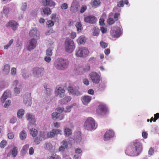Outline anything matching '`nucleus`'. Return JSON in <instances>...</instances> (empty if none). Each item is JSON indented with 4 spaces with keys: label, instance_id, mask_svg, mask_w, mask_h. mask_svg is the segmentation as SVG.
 <instances>
[{
    "label": "nucleus",
    "instance_id": "obj_1",
    "mask_svg": "<svg viewBox=\"0 0 159 159\" xmlns=\"http://www.w3.org/2000/svg\"><path fill=\"white\" fill-rule=\"evenodd\" d=\"M142 150L141 144L139 142L135 141L133 143V144L131 146L127 148L125 153L131 156H136L139 154Z\"/></svg>",
    "mask_w": 159,
    "mask_h": 159
},
{
    "label": "nucleus",
    "instance_id": "obj_2",
    "mask_svg": "<svg viewBox=\"0 0 159 159\" xmlns=\"http://www.w3.org/2000/svg\"><path fill=\"white\" fill-rule=\"evenodd\" d=\"M84 129L89 131H92L96 129L97 125H96L94 120L92 117H88L84 124Z\"/></svg>",
    "mask_w": 159,
    "mask_h": 159
},
{
    "label": "nucleus",
    "instance_id": "obj_3",
    "mask_svg": "<svg viewBox=\"0 0 159 159\" xmlns=\"http://www.w3.org/2000/svg\"><path fill=\"white\" fill-rule=\"evenodd\" d=\"M68 64V61L66 59L59 58L55 61L54 65L56 69L63 70L67 68Z\"/></svg>",
    "mask_w": 159,
    "mask_h": 159
},
{
    "label": "nucleus",
    "instance_id": "obj_4",
    "mask_svg": "<svg viewBox=\"0 0 159 159\" xmlns=\"http://www.w3.org/2000/svg\"><path fill=\"white\" fill-rule=\"evenodd\" d=\"M75 47L73 41L70 39H66L65 42V48L66 51L68 53L73 52Z\"/></svg>",
    "mask_w": 159,
    "mask_h": 159
},
{
    "label": "nucleus",
    "instance_id": "obj_5",
    "mask_svg": "<svg viewBox=\"0 0 159 159\" xmlns=\"http://www.w3.org/2000/svg\"><path fill=\"white\" fill-rule=\"evenodd\" d=\"M89 54V51L88 50L84 48H80L78 50H76L75 55L76 57H87Z\"/></svg>",
    "mask_w": 159,
    "mask_h": 159
},
{
    "label": "nucleus",
    "instance_id": "obj_6",
    "mask_svg": "<svg viewBox=\"0 0 159 159\" xmlns=\"http://www.w3.org/2000/svg\"><path fill=\"white\" fill-rule=\"evenodd\" d=\"M108 111L106 106L104 104L99 105L96 110V114L98 115H102L108 112Z\"/></svg>",
    "mask_w": 159,
    "mask_h": 159
},
{
    "label": "nucleus",
    "instance_id": "obj_7",
    "mask_svg": "<svg viewBox=\"0 0 159 159\" xmlns=\"http://www.w3.org/2000/svg\"><path fill=\"white\" fill-rule=\"evenodd\" d=\"M32 71L33 76L38 78L43 75L44 71L43 68L36 67L33 69Z\"/></svg>",
    "mask_w": 159,
    "mask_h": 159
},
{
    "label": "nucleus",
    "instance_id": "obj_8",
    "mask_svg": "<svg viewBox=\"0 0 159 159\" xmlns=\"http://www.w3.org/2000/svg\"><path fill=\"white\" fill-rule=\"evenodd\" d=\"M46 137V133L44 132H41L38 136L34 139V142L37 145L39 144L41 141L44 140Z\"/></svg>",
    "mask_w": 159,
    "mask_h": 159
},
{
    "label": "nucleus",
    "instance_id": "obj_9",
    "mask_svg": "<svg viewBox=\"0 0 159 159\" xmlns=\"http://www.w3.org/2000/svg\"><path fill=\"white\" fill-rule=\"evenodd\" d=\"M90 77L92 82L95 84L99 83L101 80L100 75L96 72H92L90 74Z\"/></svg>",
    "mask_w": 159,
    "mask_h": 159
},
{
    "label": "nucleus",
    "instance_id": "obj_10",
    "mask_svg": "<svg viewBox=\"0 0 159 159\" xmlns=\"http://www.w3.org/2000/svg\"><path fill=\"white\" fill-rule=\"evenodd\" d=\"M110 33L112 38H118L121 35V30L119 28L114 27L111 29Z\"/></svg>",
    "mask_w": 159,
    "mask_h": 159
},
{
    "label": "nucleus",
    "instance_id": "obj_11",
    "mask_svg": "<svg viewBox=\"0 0 159 159\" xmlns=\"http://www.w3.org/2000/svg\"><path fill=\"white\" fill-rule=\"evenodd\" d=\"M55 95L60 98L64 97L65 95V90L61 87H59L55 91Z\"/></svg>",
    "mask_w": 159,
    "mask_h": 159
},
{
    "label": "nucleus",
    "instance_id": "obj_12",
    "mask_svg": "<svg viewBox=\"0 0 159 159\" xmlns=\"http://www.w3.org/2000/svg\"><path fill=\"white\" fill-rule=\"evenodd\" d=\"M96 18L94 16H90L84 18V21L86 23L93 24L96 21Z\"/></svg>",
    "mask_w": 159,
    "mask_h": 159
},
{
    "label": "nucleus",
    "instance_id": "obj_13",
    "mask_svg": "<svg viewBox=\"0 0 159 159\" xmlns=\"http://www.w3.org/2000/svg\"><path fill=\"white\" fill-rule=\"evenodd\" d=\"M79 3L76 1H74L70 7V10L73 12L77 11L80 7Z\"/></svg>",
    "mask_w": 159,
    "mask_h": 159
},
{
    "label": "nucleus",
    "instance_id": "obj_14",
    "mask_svg": "<svg viewBox=\"0 0 159 159\" xmlns=\"http://www.w3.org/2000/svg\"><path fill=\"white\" fill-rule=\"evenodd\" d=\"M37 41L36 39H32L30 41L29 43L27 48L28 50L30 51L34 48L36 46Z\"/></svg>",
    "mask_w": 159,
    "mask_h": 159
},
{
    "label": "nucleus",
    "instance_id": "obj_15",
    "mask_svg": "<svg viewBox=\"0 0 159 159\" xmlns=\"http://www.w3.org/2000/svg\"><path fill=\"white\" fill-rule=\"evenodd\" d=\"M18 25V23L16 21L14 20H10L6 25V26L11 27L13 30L15 31L17 29V27Z\"/></svg>",
    "mask_w": 159,
    "mask_h": 159
},
{
    "label": "nucleus",
    "instance_id": "obj_16",
    "mask_svg": "<svg viewBox=\"0 0 159 159\" xmlns=\"http://www.w3.org/2000/svg\"><path fill=\"white\" fill-rule=\"evenodd\" d=\"M61 132L62 131L61 130L55 129H53L51 132L48 133L47 134L48 137L52 138L55 136L56 134H61Z\"/></svg>",
    "mask_w": 159,
    "mask_h": 159
},
{
    "label": "nucleus",
    "instance_id": "obj_17",
    "mask_svg": "<svg viewBox=\"0 0 159 159\" xmlns=\"http://www.w3.org/2000/svg\"><path fill=\"white\" fill-rule=\"evenodd\" d=\"M114 134V132L111 130H109L106 131L104 135V139L105 140H108L110 139L113 137Z\"/></svg>",
    "mask_w": 159,
    "mask_h": 159
},
{
    "label": "nucleus",
    "instance_id": "obj_18",
    "mask_svg": "<svg viewBox=\"0 0 159 159\" xmlns=\"http://www.w3.org/2000/svg\"><path fill=\"white\" fill-rule=\"evenodd\" d=\"M67 89L69 93L73 95L79 96L81 94V93L78 90H75L71 86L68 87Z\"/></svg>",
    "mask_w": 159,
    "mask_h": 159
},
{
    "label": "nucleus",
    "instance_id": "obj_19",
    "mask_svg": "<svg viewBox=\"0 0 159 159\" xmlns=\"http://www.w3.org/2000/svg\"><path fill=\"white\" fill-rule=\"evenodd\" d=\"M27 120L29 121L30 125H34L36 122L35 118L34 116L30 113H28L26 116Z\"/></svg>",
    "mask_w": 159,
    "mask_h": 159
},
{
    "label": "nucleus",
    "instance_id": "obj_20",
    "mask_svg": "<svg viewBox=\"0 0 159 159\" xmlns=\"http://www.w3.org/2000/svg\"><path fill=\"white\" fill-rule=\"evenodd\" d=\"M52 117L53 120L58 119L59 120H60L63 119L64 116L57 112H53L52 114Z\"/></svg>",
    "mask_w": 159,
    "mask_h": 159
},
{
    "label": "nucleus",
    "instance_id": "obj_21",
    "mask_svg": "<svg viewBox=\"0 0 159 159\" xmlns=\"http://www.w3.org/2000/svg\"><path fill=\"white\" fill-rule=\"evenodd\" d=\"M42 2L45 6L52 7H54L55 5V2L52 0H43Z\"/></svg>",
    "mask_w": 159,
    "mask_h": 159
},
{
    "label": "nucleus",
    "instance_id": "obj_22",
    "mask_svg": "<svg viewBox=\"0 0 159 159\" xmlns=\"http://www.w3.org/2000/svg\"><path fill=\"white\" fill-rule=\"evenodd\" d=\"M27 95H28L27 98L26 97V96L24 98V102L27 106H28L31 105L32 102H31V99L30 98V94L28 93Z\"/></svg>",
    "mask_w": 159,
    "mask_h": 159
},
{
    "label": "nucleus",
    "instance_id": "obj_23",
    "mask_svg": "<svg viewBox=\"0 0 159 159\" xmlns=\"http://www.w3.org/2000/svg\"><path fill=\"white\" fill-rule=\"evenodd\" d=\"M92 100V97L89 96L85 95L83 97L82 101L84 105L88 104Z\"/></svg>",
    "mask_w": 159,
    "mask_h": 159
},
{
    "label": "nucleus",
    "instance_id": "obj_24",
    "mask_svg": "<svg viewBox=\"0 0 159 159\" xmlns=\"http://www.w3.org/2000/svg\"><path fill=\"white\" fill-rule=\"evenodd\" d=\"M61 145L59 148V150L60 151H63L67 147V144L66 140H64L61 143Z\"/></svg>",
    "mask_w": 159,
    "mask_h": 159
},
{
    "label": "nucleus",
    "instance_id": "obj_25",
    "mask_svg": "<svg viewBox=\"0 0 159 159\" xmlns=\"http://www.w3.org/2000/svg\"><path fill=\"white\" fill-rule=\"evenodd\" d=\"M9 93V91H7V90L4 93L3 95L1 97V100L2 103H3L5 102L6 100L8 97Z\"/></svg>",
    "mask_w": 159,
    "mask_h": 159
},
{
    "label": "nucleus",
    "instance_id": "obj_26",
    "mask_svg": "<svg viewBox=\"0 0 159 159\" xmlns=\"http://www.w3.org/2000/svg\"><path fill=\"white\" fill-rule=\"evenodd\" d=\"M27 134L25 130L21 131L20 134V137L21 139L24 140L26 137Z\"/></svg>",
    "mask_w": 159,
    "mask_h": 159
},
{
    "label": "nucleus",
    "instance_id": "obj_27",
    "mask_svg": "<svg viewBox=\"0 0 159 159\" xmlns=\"http://www.w3.org/2000/svg\"><path fill=\"white\" fill-rule=\"evenodd\" d=\"M47 159H61V158L56 154H53L48 157Z\"/></svg>",
    "mask_w": 159,
    "mask_h": 159
},
{
    "label": "nucleus",
    "instance_id": "obj_28",
    "mask_svg": "<svg viewBox=\"0 0 159 159\" xmlns=\"http://www.w3.org/2000/svg\"><path fill=\"white\" fill-rule=\"evenodd\" d=\"M37 30H30L29 34L31 37L37 38L38 36L36 35Z\"/></svg>",
    "mask_w": 159,
    "mask_h": 159
},
{
    "label": "nucleus",
    "instance_id": "obj_29",
    "mask_svg": "<svg viewBox=\"0 0 159 159\" xmlns=\"http://www.w3.org/2000/svg\"><path fill=\"white\" fill-rule=\"evenodd\" d=\"M11 152L12 156L14 157H15L17 155L18 152L17 149L16 148L14 147L11 151Z\"/></svg>",
    "mask_w": 159,
    "mask_h": 159
},
{
    "label": "nucleus",
    "instance_id": "obj_30",
    "mask_svg": "<svg viewBox=\"0 0 159 159\" xmlns=\"http://www.w3.org/2000/svg\"><path fill=\"white\" fill-rule=\"evenodd\" d=\"M64 133L66 136H69L71 135V130L69 128H66L64 129Z\"/></svg>",
    "mask_w": 159,
    "mask_h": 159
},
{
    "label": "nucleus",
    "instance_id": "obj_31",
    "mask_svg": "<svg viewBox=\"0 0 159 159\" xmlns=\"http://www.w3.org/2000/svg\"><path fill=\"white\" fill-rule=\"evenodd\" d=\"M38 133L37 130L35 129H32L30 130V134L33 137H35Z\"/></svg>",
    "mask_w": 159,
    "mask_h": 159
},
{
    "label": "nucleus",
    "instance_id": "obj_32",
    "mask_svg": "<svg viewBox=\"0 0 159 159\" xmlns=\"http://www.w3.org/2000/svg\"><path fill=\"white\" fill-rule=\"evenodd\" d=\"M43 12L44 14L47 15H50L51 13L50 9L48 7L45 8L43 10Z\"/></svg>",
    "mask_w": 159,
    "mask_h": 159
},
{
    "label": "nucleus",
    "instance_id": "obj_33",
    "mask_svg": "<svg viewBox=\"0 0 159 159\" xmlns=\"http://www.w3.org/2000/svg\"><path fill=\"white\" fill-rule=\"evenodd\" d=\"M24 114V110L23 109H20L17 112V115L18 117L19 118H21L22 117Z\"/></svg>",
    "mask_w": 159,
    "mask_h": 159
},
{
    "label": "nucleus",
    "instance_id": "obj_34",
    "mask_svg": "<svg viewBox=\"0 0 159 159\" xmlns=\"http://www.w3.org/2000/svg\"><path fill=\"white\" fill-rule=\"evenodd\" d=\"M46 148L48 150H51L52 148V145L50 142L46 143Z\"/></svg>",
    "mask_w": 159,
    "mask_h": 159
},
{
    "label": "nucleus",
    "instance_id": "obj_35",
    "mask_svg": "<svg viewBox=\"0 0 159 159\" xmlns=\"http://www.w3.org/2000/svg\"><path fill=\"white\" fill-rule=\"evenodd\" d=\"M44 87L46 89V94L47 95H50L51 94L52 90L49 88H47V85H44Z\"/></svg>",
    "mask_w": 159,
    "mask_h": 159
},
{
    "label": "nucleus",
    "instance_id": "obj_36",
    "mask_svg": "<svg viewBox=\"0 0 159 159\" xmlns=\"http://www.w3.org/2000/svg\"><path fill=\"white\" fill-rule=\"evenodd\" d=\"M7 142L5 140H3L0 143V146L1 148H3L6 146Z\"/></svg>",
    "mask_w": 159,
    "mask_h": 159
},
{
    "label": "nucleus",
    "instance_id": "obj_37",
    "mask_svg": "<svg viewBox=\"0 0 159 159\" xmlns=\"http://www.w3.org/2000/svg\"><path fill=\"white\" fill-rule=\"evenodd\" d=\"M10 67L9 65L6 64L5 65L4 69L3 70L4 71L8 73L10 70Z\"/></svg>",
    "mask_w": 159,
    "mask_h": 159
},
{
    "label": "nucleus",
    "instance_id": "obj_38",
    "mask_svg": "<svg viewBox=\"0 0 159 159\" xmlns=\"http://www.w3.org/2000/svg\"><path fill=\"white\" fill-rule=\"evenodd\" d=\"M29 147V144H26L24 145L21 151L24 152H26L28 150Z\"/></svg>",
    "mask_w": 159,
    "mask_h": 159
},
{
    "label": "nucleus",
    "instance_id": "obj_39",
    "mask_svg": "<svg viewBox=\"0 0 159 159\" xmlns=\"http://www.w3.org/2000/svg\"><path fill=\"white\" fill-rule=\"evenodd\" d=\"M46 54L47 56L50 57L52 55V52L50 48L48 49L46 51Z\"/></svg>",
    "mask_w": 159,
    "mask_h": 159
},
{
    "label": "nucleus",
    "instance_id": "obj_40",
    "mask_svg": "<svg viewBox=\"0 0 159 159\" xmlns=\"http://www.w3.org/2000/svg\"><path fill=\"white\" fill-rule=\"evenodd\" d=\"M107 23L110 25H112L115 22V20L112 18H109L107 20Z\"/></svg>",
    "mask_w": 159,
    "mask_h": 159
},
{
    "label": "nucleus",
    "instance_id": "obj_41",
    "mask_svg": "<svg viewBox=\"0 0 159 159\" xmlns=\"http://www.w3.org/2000/svg\"><path fill=\"white\" fill-rule=\"evenodd\" d=\"M100 45L101 47L103 48H106L107 46V44L104 41H102L100 42Z\"/></svg>",
    "mask_w": 159,
    "mask_h": 159
},
{
    "label": "nucleus",
    "instance_id": "obj_42",
    "mask_svg": "<svg viewBox=\"0 0 159 159\" xmlns=\"http://www.w3.org/2000/svg\"><path fill=\"white\" fill-rule=\"evenodd\" d=\"M13 42V40L11 39L10 40L8 43L6 45L4 46V48L7 49L12 44Z\"/></svg>",
    "mask_w": 159,
    "mask_h": 159
},
{
    "label": "nucleus",
    "instance_id": "obj_43",
    "mask_svg": "<svg viewBox=\"0 0 159 159\" xmlns=\"http://www.w3.org/2000/svg\"><path fill=\"white\" fill-rule=\"evenodd\" d=\"M47 25L48 27H52L54 25V22L52 20H49L46 22Z\"/></svg>",
    "mask_w": 159,
    "mask_h": 159
},
{
    "label": "nucleus",
    "instance_id": "obj_44",
    "mask_svg": "<svg viewBox=\"0 0 159 159\" xmlns=\"http://www.w3.org/2000/svg\"><path fill=\"white\" fill-rule=\"evenodd\" d=\"M101 3L99 0H94L93 2V5L97 7Z\"/></svg>",
    "mask_w": 159,
    "mask_h": 159
},
{
    "label": "nucleus",
    "instance_id": "obj_45",
    "mask_svg": "<svg viewBox=\"0 0 159 159\" xmlns=\"http://www.w3.org/2000/svg\"><path fill=\"white\" fill-rule=\"evenodd\" d=\"M27 5L26 3H22V6L21 7V9L22 11H25L27 8Z\"/></svg>",
    "mask_w": 159,
    "mask_h": 159
},
{
    "label": "nucleus",
    "instance_id": "obj_46",
    "mask_svg": "<svg viewBox=\"0 0 159 159\" xmlns=\"http://www.w3.org/2000/svg\"><path fill=\"white\" fill-rule=\"evenodd\" d=\"M75 26L78 30L81 29L82 25L79 22H77L76 23Z\"/></svg>",
    "mask_w": 159,
    "mask_h": 159
},
{
    "label": "nucleus",
    "instance_id": "obj_47",
    "mask_svg": "<svg viewBox=\"0 0 159 159\" xmlns=\"http://www.w3.org/2000/svg\"><path fill=\"white\" fill-rule=\"evenodd\" d=\"M11 102L10 100H8L6 102H5L4 107L5 108L8 107L10 105Z\"/></svg>",
    "mask_w": 159,
    "mask_h": 159
},
{
    "label": "nucleus",
    "instance_id": "obj_48",
    "mask_svg": "<svg viewBox=\"0 0 159 159\" xmlns=\"http://www.w3.org/2000/svg\"><path fill=\"white\" fill-rule=\"evenodd\" d=\"M87 9V7L86 6L84 5L82 6V7L81 8L80 10V12L81 13H84L86 10Z\"/></svg>",
    "mask_w": 159,
    "mask_h": 159
},
{
    "label": "nucleus",
    "instance_id": "obj_49",
    "mask_svg": "<svg viewBox=\"0 0 159 159\" xmlns=\"http://www.w3.org/2000/svg\"><path fill=\"white\" fill-rule=\"evenodd\" d=\"M124 4L123 1L122 0L120 1L117 5V6L118 7H123L124 6Z\"/></svg>",
    "mask_w": 159,
    "mask_h": 159
},
{
    "label": "nucleus",
    "instance_id": "obj_50",
    "mask_svg": "<svg viewBox=\"0 0 159 159\" xmlns=\"http://www.w3.org/2000/svg\"><path fill=\"white\" fill-rule=\"evenodd\" d=\"M120 14L119 13H116L114 15V18L116 21L118 20V17L119 16Z\"/></svg>",
    "mask_w": 159,
    "mask_h": 159
},
{
    "label": "nucleus",
    "instance_id": "obj_51",
    "mask_svg": "<svg viewBox=\"0 0 159 159\" xmlns=\"http://www.w3.org/2000/svg\"><path fill=\"white\" fill-rule=\"evenodd\" d=\"M61 7L62 9H66L68 8V5L66 3H64L62 5Z\"/></svg>",
    "mask_w": 159,
    "mask_h": 159
},
{
    "label": "nucleus",
    "instance_id": "obj_52",
    "mask_svg": "<svg viewBox=\"0 0 159 159\" xmlns=\"http://www.w3.org/2000/svg\"><path fill=\"white\" fill-rule=\"evenodd\" d=\"M148 153L149 155H152L154 153V149L152 148L151 147L149 149Z\"/></svg>",
    "mask_w": 159,
    "mask_h": 159
},
{
    "label": "nucleus",
    "instance_id": "obj_53",
    "mask_svg": "<svg viewBox=\"0 0 159 159\" xmlns=\"http://www.w3.org/2000/svg\"><path fill=\"white\" fill-rule=\"evenodd\" d=\"M71 99V98L70 96H67L66 97H65L64 98L62 99V100L64 101L65 100L67 102H69L70 101Z\"/></svg>",
    "mask_w": 159,
    "mask_h": 159
},
{
    "label": "nucleus",
    "instance_id": "obj_54",
    "mask_svg": "<svg viewBox=\"0 0 159 159\" xmlns=\"http://www.w3.org/2000/svg\"><path fill=\"white\" fill-rule=\"evenodd\" d=\"M34 152V150L33 147L30 148L29 150V154L30 155H32Z\"/></svg>",
    "mask_w": 159,
    "mask_h": 159
},
{
    "label": "nucleus",
    "instance_id": "obj_55",
    "mask_svg": "<svg viewBox=\"0 0 159 159\" xmlns=\"http://www.w3.org/2000/svg\"><path fill=\"white\" fill-rule=\"evenodd\" d=\"M56 110L58 112V113H59L60 114V113L62 112L63 111L64 108L62 107H58L56 109Z\"/></svg>",
    "mask_w": 159,
    "mask_h": 159
},
{
    "label": "nucleus",
    "instance_id": "obj_56",
    "mask_svg": "<svg viewBox=\"0 0 159 159\" xmlns=\"http://www.w3.org/2000/svg\"><path fill=\"white\" fill-rule=\"evenodd\" d=\"M153 121L155 122L156 120L159 118V113H157L154 114Z\"/></svg>",
    "mask_w": 159,
    "mask_h": 159
},
{
    "label": "nucleus",
    "instance_id": "obj_57",
    "mask_svg": "<svg viewBox=\"0 0 159 159\" xmlns=\"http://www.w3.org/2000/svg\"><path fill=\"white\" fill-rule=\"evenodd\" d=\"M8 138L10 139H12L14 137V134L12 133H9L8 134Z\"/></svg>",
    "mask_w": 159,
    "mask_h": 159
},
{
    "label": "nucleus",
    "instance_id": "obj_58",
    "mask_svg": "<svg viewBox=\"0 0 159 159\" xmlns=\"http://www.w3.org/2000/svg\"><path fill=\"white\" fill-rule=\"evenodd\" d=\"M76 36V33L74 32H72L70 34V37L72 39H74Z\"/></svg>",
    "mask_w": 159,
    "mask_h": 159
},
{
    "label": "nucleus",
    "instance_id": "obj_59",
    "mask_svg": "<svg viewBox=\"0 0 159 159\" xmlns=\"http://www.w3.org/2000/svg\"><path fill=\"white\" fill-rule=\"evenodd\" d=\"M85 41V39L84 38L82 37L80 39L79 41L81 44L84 43Z\"/></svg>",
    "mask_w": 159,
    "mask_h": 159
},
{
    "label": "nucleus",
    "instance_id": "obj_60",
    "mask_svg": "<svg viewBox=\"0 0 159 159\" xmlns=\"http://www.w3.org/2000/svg\"><path fill=\"white\" fill-rule=\"evenodd\" d=\"M44 60L47 62H49L51 61V58L49 57L46 56L44 58Z\"/></svg>",
    "mask_w": 159,
    "mask_h": 159
},
{
    "label": "nucleus",
    "instance_id": "obj_61",
    "mask_svg": "<svg viewBox=\"0 0 159 159\" xmlns=\"http://www.w3.org/2000/svg\"><path fill=\"white\" fill-rule=\"evenodd\" d=\"M83 83L86 85H88L89 84V81L86 79H84L83 80Z\"/></svg>",
    "mask_w": 159,
    "mask_h": 159
},
{
    "label": "nucleus",
    "instance_id": "obj_62",
    "mask_svg": "<svg viewBox=\"0 0 159 159\" xmlns=\"http://www.w3.org/2000/svg\"><path fill=\"white\" fill-rule=\"evenodd\" d=\"M75 153H76L80 154L82 152L81 149L79 148H78L75 150Z\"/></svg>",
    "mask_w": 159,
    "mask_h": 159
},
{
    "label": "nucleus",
    "instance_id": "obj_63",
    "mask_svg": "<svg viewBox=\"0 0 159 159\" xmlns=\"http://www.w3.org/2000/svg\"><path fill=\"white\" fill-rule=\"evenodd\" d=\"M14 90L15 93L17 94H19L20 92V89L16 87L15 88Z\"/></svg>",
    "mask_w": 159,
    "mask_h": 159
},
{
    "label": "nucleus",
    "instance_id": "obj_64",
    "mask_svg": "<svg viewBox=\"0 0 159 159\" xmlns=\"http://www.w3.org/2000/svg\"><path fill=\"white\" fill-rule=\"evenodd\" d=\"M101 31L102 33H105L107 31V29L106 28L103 27H102L100 28Z\"/></svg>",
    "mask_w": 159,
    "mask_h": 159
}]
</instances>
